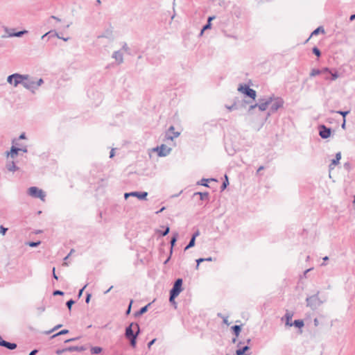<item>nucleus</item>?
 Masks as SVG:
<instances>
[{
	"label": "nucleus",
	"instance_id": "ddd939ff",
	"mask_svg": "<svg viewBox=\"0 0 355 355\" xmlns=\"http://www.w3.org/2000/svg\"><path fill=\"white\" fill-rule=\"evenodd\" d=\"M98 38L113 39V33L112 28H107L101 35H98Z\"/></svg>",
	"mask_w": 355,
	"mask_h": 355
},
{
	"label": "nucleus",
	"instance_id": "338daca9",
	"mask_svg": "<svg viewBox=\"0 0 355 355\" xmlns=\"http://www.w3.org/2000/svg\"><path fill=\"white\" fill-rule=\"evenodd\" d=\"M113 288V286H110L108 289H107L106 291L104 292L105 294H107L108 293V292H110V291Z\"/></svg>",
	"mask_w": 355,
	"mask_h": 355
},
{
	"label": "nucleus",
	"instance_id": "c85d7f7f",
	"mask_svg": "<svg viewBox=\"0 0 355 355\" xmlns=\"http://www.w3.org/2000/svg\"><path fill=\"white\" fill-rule=\"evenodd\" d=\"M178 233H175L171 239V254L172 253V251H173V245H175L176 241H177V239H178Z\"/></svg>",
	"mask_w": 355,
	"mask_h": 355
},
{
	"label": "nucleus",
	"instance_id": "7c9ffc66",
	"mask_svg": "<svg viewBox=\"0 0 355 355\" xmlns=\"http://www.w3.org/2000/svg\"><path fill=\"white\" fill-rule=\"evenodd\" d=\"M103 349L100 347H92L91 348V353L92 354H98L102 352Z\"/></svg>",
	"mask_w": 355,
	"mask_h": 355
},
{
	"label": "nucleus",
	"instance_id": "f03ea898",
	"mask_svg": "<svg viewBox=\"0 0 355 355\" xmlns=\"http://www.w3.org/2000/svg\"><path fill=\"white\" fill-rule=\"evenodd\" d=\"M28 194L35 198H39L42 201L45 200L46 194L43 190L36 187H31L28 189Z\"/></svg>",
	"mask_w": 355,
	"mask_h": 355
},
{
	"label": "nucleus",
	"instance_id": "0e129e2a",
	"mask_svg": "<svg viewBox=\"0 0 355 355\" xmlns=\"http://www.w3.org/2000/svg\"><path fill=\"white\" fill-rule=\"evenodd\" d=\"M38 310L40 311V312H44V310H45V308L44 306H42V307H40L38 308Z\"/></svg>",
	"mask_w": 355,
	"mask_h": 355
},
{
	"label": "nucleus",
	"instance_id": "79ce46f5",
	"mask_svg": "<svg viewBox=\"0 0 355 355\" xmlns=\"http://www.w3.org/2000/svg\"><path fill=\"white\" fill-rule=\"evenodd\" d=\"M43 83H44V80L42 78H40L37 81H35V85H36L37 89H38V87L40 86H41Z\"/></svg>",
	"mask_w": 355,
	"mask_h": 355
},
{
	"label": "nucleus",
	"instance_id": "a19ab883",
	"mask_svg": "<svg viewBox=\"0 0 355 355\" xmlns=\"http://www.w3.org/2000/svg\"><path fill=\"white\" fill-rule=\"evenodd\" d=\"M75 303V301L72 299L68 300L66 303L67 306L69 310H71L72 305Z\"/></svg>",
	"mask_w": 355,
	"mask_h": 355
},
{
	"label": "nucleus",
	"instance_id": "052dcab7",
	"mask_svg": "<svg viewBox=\"0 0 355 355\" xmlns=\"http://www.w3.org/2000/svg\"><path fill=\"white\" fill-rule=\"evenodd\" d=\"M25 138H26L25 133L21 134L19 137V139H24Z\"/></svg>",
	"mask_w": 355,
	"mask_h": 355
},
{
	"label": "nucleus",
	"instance_id": "f704fd0d",
	"mask_svg": "<svg viewBox=\"0 0 355 355\" xmlns=\"http://www.w3.org/2000/svg\"><path fill=\"white\" fill-rule=\"evenodd\" d=\"M214 18V17H209V19H208V24H207L206 26H205L203 27V28L201 30V35L202 34V33H203V31H205V30H207V29L209 28V27H210V22H211V21Z\"/></svg>",
	"mask_w": 355,
	"mask_h": 355
},
{
	"label": "nucleus",
	"instance_id": "4c0bfd02",
	"mask_svg": "<svg viewBox=\"0 0 355 355\" xmlns=\"http://www.w3.org/2000/svg\"><path fill=\"white\" fill-rule=\"evenodd\" d=\"M214 182V183H216L217 181L216 180H214V179H211L210 180H201V185H203V186H206L207 187L208 184H207V182Z\"/></svg>",
	"mask_w": 355,
	"mask_h": 355
},
{
	"label": "nucleus",
	"instance_id": "69168bd1",
	"mask_svg": "<svg viewBox=\"0 0 355 355\" xmlns=\"http://www.w3.org/2000/svg\"><path fill=\"white\" fill-rule=\"evenodd\" d=\"M51 18L55 19L58 21H60V19H59L58 17H57L55 16H51Z\"/></svg>",
	"mask_w": 355,
	"mask_h": 355
},
{
	"label": "nucleus",
	"instance_id": "2f4dec72",
	"mask_svg": "<svg viewBox=\"0 0 355 355\" xmlns=\"http://www.w3.org/2000/svg\"><path fill=\"white\" fill-rule=\"evenodd\" d=\"M326 73L331 75V79L332 80H335L339 77V75L338 74V73L336 71L332 72L331 70H329V71H327Z\"/></svg>",
	"mask_w": 355,
	"mask_h": 355
},
{
	"label": "nucleus",
	"instance_id": "aec40b11",
	"mask_svg": "<svg viewBox=\"0 0 355 355\" xmlns=\"http://www.w3.org/2000/svg\"><path fill=\"white\" fill-rule=\"evenodd\" d=\"M199 234V232L198 230H197L193 235V236L191 237V239H190L189 243L187 244V245L184 248V250H187L188 249H189L190 248H192L195 245V240H196V237Z\"/></svg>",
	"mask_w": 355,
	"mask_h": 355
},
{
	"label": "nucleus",
	"instance_id": "2eb2a0df",
	"mask_svg": "<svg viewBox=\"0 0 355 355\" xmlns=\"http://www.w3.org/2000/svg\"><path fill=\"white\" fill-rule=\"evenodd\" d=\"M135 328H137L136 336L127 338V339H128L130 340V345L132 347H135L136 343H137V336H138V335H139V334L140 332V328H139V325L138 324H135Z\"/></svg>",
	"mask_w": 355,
	"mask_h": 355
},
{
	"label": "nucleus",
	"instance_id": "3c124183",
	"mask_svg": "<svg viewBox=\"0 0 355 355\" xmlns=\"http://www.w3.org/2000/svg\"><path fill=\"white\" fill-rule=\"evenodd\" d=\"M91 296H92V295L90 293H87V296H86V298H85V302L87 304H88L89 302Z\"/></svg>",
	"mask_w": 355,
	"mask_h": 355
},
{
	"label": "nucleus",
	"instance_id": "bb28decb",
	"mask_svg": "<svg viewBox=\"0 0 355 355\" xmlns=\"http://www.w3.org/2000/svg\"><path fill=\"white\" fill-rule=\"evenodd\" d=\"M6 168L9 171L15 172L19 169V168L16 166L15 163L12 161L7 164Z\"/></svg>",
	"mask_w": 355,
	"mask_h": 355
},
{
	"label": "nucleus",
	"instance_id": "dca6fc26",
	"mask_svg": "<svg viewBox=\"0 0 355 355\" xmlns=\"http://www.w3.org/2000/svg\"><path fill=\"white\" fill-rule=\"evenodd\" d=\"M49 36V38L50 37H57L59 39H62L64 41H67L68 40V37L67 38H64V37H60V35H58V33H56L55 31H50L49 32H47L46 33H45L44 35L42 36V39H44L46 37Z\"/></svg>",
	"mask_w": 355,
	"mask_h": 355
},
{
	"label": "nucleus",
	"instance_id": "4d7b16f0",
	"mask_svg": "<svg viewBox=\"0 0 355 355\" xmlns=\"http://www.w3.org/2000/svg\"><path fill=\"white\" fill-rule=\"evenodd\" d=\"M349 112V111H347V112H341V111H339V112H338V113H339V114H340L341 115H343L344 118L345 117V116H346Z\"/></svg>",
	"mask_w": 355,
	"mask_h": 355
},
{
	"label": "nucleus",
	"instance_id": "bf43d9fd",
	"mask_svg": "<svg viewBox=\"0 0 355 355\" xmlns=\"http://www.w3.org/2000/svg\"><path fill=\"white\" fill-rule=\"evenodd\" d=\"M37 349H33L31 352V353L28 355H35L37 353Z\"/></svg>",
	"mask_w": 355,
	"mask_h": 355
},
{
	"label": "nucleus",
	"instance_id": "393cba45",
	"mask_svg": "<svg viewBox=\"0 0 355 355\" xmlns=\"http://www.w3.org/2000/svg\"><path fill=\"white\" fill-rule=\"evenodd\" d=\"M232 329L236 336L234 338H233L232 341L233 343H235L241 332V327L239 325H234L232 327Z\"/></svg>",
	"mask_w": 355,
	"mask_h": 355
},
{
	"label": "nucleus",
	"instance_id": "423d86ee",
	"mask_svg": "<svg viewBox=\"0 0 355 355\" xmlns=\"http://www.w3.org/2000/svg\"><path fill=\"white\" fill-rule=\"evenodd\" d=\"M153 150L157 153V155L159 157H166L170 154L171 148L165 144H162L161 146L155 148Z\"/></svg>",
	"mask_w": 355,
	"mask_h": 355
},
{
	"label": "nucleus",
	"instance_id": "13d9d810",
	"mask_svg": "<svg viewBox=\"0 0 355 355\" xmlns=\"http://www.w3.org/2000/svg\"><path fill=\"white\" fill-rule=\"evenodd\" d=\"M87 284L85 285L78 292V296H80L84 291V289L86 288Z\"/></svg>",
	"mask_w": 355,
	"mask_h": 355
},
{
	"label": "nucleus",
	"instance_id": "5fc2aeb1",
	"mask_svg": "<svg viewBox=\"0 0 355 355\" xmlns=\"http://www.w3.org/2000/svg\"><path fill=\"white\" fill-rule=\"evenodd\" d=\"M53 277L55 279H56V280H58V276H57V275L55 274V268H53Z\"/></svg>",
	"mask_w": 355,
	"mask_h": 355
},
{
	"label": "nucleus",
	"instance_id": "864d4df0",
	"mask_svg": "<svg viewBox=\"0 0 355 355\" xmlns=\"http://www.w3.org/2000/svg\"><path fill=\"white\" fill-rule=\"evenodd\" d=\"M156 341V339L154 338L152 340H150L148 343V347L150 348Z\"/></svg>",
	"mask_w": 355,
	"mask_h": 355
},
{
	"label": "nucleus",
	"instance_id": "37998d69",
	"mask_svg": "<svg viewBox=\"0 0 355 355\" xmlns=\"http://www.w3.org/2000/svg\"><path fill=\"white\" fill-rule=\"evenodd\" d=\"M313 52L315 55H316L318 57L320 55V51L317 47H314L313 49Z\"/></svg>",
	"mask_w": 355,
	"mask_h": 355
},
{
	"label": "nucleus",
	"instance_id": "c03bdc74",
	"mask_svg": "<svg viewBox=\"0 0 355 355\" xmlns=\"http://www.w3.org/2000/svg\"><path fill=\"white\" fill-rule=\"evenodd\" d=\"M122 50H123L125 52H129V51H130V49H129L128 44L125 42H124L123 44Z\"/></svg>",
	"mask_w": 355,
	"mask_h": 355
},
{
	"label": "nucleus",
	"instance_id": "7ed1b4c3",
	"mask_svg": "<svg viewBox=\"0 0 355 355\" xmlns=\"http://www.w3.org/2000/svg\"><path fill=\"white\" fill-rule=\"evenodd\" d=\"M238 91L253 100L256 98L257 93L255 90L250 88L247 85H240L238 87Z\"/></svg>",
	"mask_w": 355,
	"mask_h": 355
},
{
	"label": "nucleus",
	"instance_id": "603ef678",
	"mask_svg": "<svg viewBox=\"0 0 355 355\" xmlns=\"http://www.w3.org/2000/svg\"><path fill=\"white\" fill-rule=\"evenodd\" d=\"M64 352H67V348H64V349H58L56 351V354H62Z\"/></svg>",
	"mask_w": 355,
	"mask_h": 355
},
{
	"label": "nucleus",
	"instance_id": "f257e3e1",
	"mask_svg": "<svg viewBox=\"0 0 355 355\" xmlns=\"http://www.w3.org/2000/svg\"><path fill=\"white\" fill-rule=\"evenodd\" d=\"M182 283H183V281H182V279H181V278H178L175 281L173 286L171 290L170 291V295H169L170 302H174L175 297H177L179 295V294L181 293V291H182Z\"/></svg>",
	"mask_w": 355,
	"mask_h": 355
},
{
	"label": "nucleus",
	"instance_id": "a211bd4d",
	"mask_svg": "<svg viewBox=\"0 0 355 355\" xmlns=\"http://www.w3.org/2000/svg\"><path fill=\"white\" fill-rule=\"evenodd\" d=\"M331 135V130L329 128H327L325 126L322 125L320 130V136L322 138L327 139Z\"/></svg>",
	"mask_w": 355,
	"mask_h": 355
},
{
	"label": "nucleus",
	"instance_id": "4be33fe9",
	"mask_svg": "<svg viewBox=\"0 0 355 355\" xmlns=\"http://www.w3.org/2000/svg\"><path fill=\"white\" fill-rule=\"evenodd\" d=\"M86 349L84 346H70L67 347V352H83Z\"/></svg>",
	"mask_w": 355,
	"mask_h": 355
},
{
	"label": "nucleus",
	"instance_id": "e2e57ef3",
	"mask_svg": "<svg viewBox=\"0 0 355 355\" xmlns=\"http://www.w3.org/2000/svg\"><path fill=\"white\" fill-rule=\"evenodd\" d=\"M76 339H77L76 338L68 339V340H65V343H69V342H71V341H73V340H76Z\"/></svg>",
	"mask_w": 355,
	"mask_h": 355
},
{
	"label": "nucleus",
	"instance_id": "49530a36",
	"mask_svg": "<svg viewBox=\"0 0 355 355\" xmlns=\"http://www.w3.org/2000/svg\"><path fill=\"white\" fill-rule=\"evenodd\" d=\"M53 295H63L64 293L61 291L56 290V291H53Z\"/></svg>",
	"mask_w": 355,
	"mask_h": 355
},
{
	"label": "nucleus",
	"instance_id": "6e6d98bb",
	"mask_svg": "<svg viewBox=\"0 0 355 355\" xmlns=\"http://www.w3.org/2000/svg\"><path fill=\"white\" fill-rule=\"evenodd\" d=\"M114 151H115V149L114 148H112L110 153V158H112L114 157Z\"/></svg>",
	"mask_w": 355,
	"mask_h": 355
},
{
	"label": "nucleus",
	"instance_id": "c9c22d12",
	"mask_svg": "<svg viewBox=\"0 0 355 355\" xmlns=\"http://www.w3.org/2000/svg\"><path fill=\"white\" fill-rule=\"evenodd\" d=\"M225 180L223 182V185L221 187L222 191L225 189L227 186L229 184L228 178H227V176L226 175H225Z\"/></svg>",
	"mask_w": 355,
	"mask_h": 355
},
{
	"label": "nucleus",
	"instance_id": "774afa93",
	"mask_svg": "<svg viewBox=\"0 0 355 355\" xmlns=\"http://www.w3.org/2000/svg\"><path fill=\"white\" fill-rule=\"evenodd\" d=\"M354 19H355V15H351V17H350V20H351V21H352V20H354Z\"/></svg>",
	"mask_w": 355,
	"mask_h": 355
},
{
	"label": "nucleus",
	"instance_id": "c756f323",
	"mask_svg": "<svg viewBox=\"0 0 355 355\" xmlns=\"http://www.w3.org/2000/svg\"><path fill=\"white\" fill-rule=\"evenodd\" d=\"M249 350V347L248 346L244 347L242 349H237L236 351V355H244L245 352Z\"/></svg>",
	"mask_w": 355,
	"mask_h": 355
},
{
	"label": "nucleus",
	"instance_id": "1a4fd4ad",
	"mask_svg": "<svg viewBox=\"0 0 355 355\" xmlns=\"http://www.w3.org/2000/svg\"><path fill=\"white\" fill-rule=\"evenodd\" d=\"M24 87L31 91L33 94H35V91L37 89L35 85V81L31 80L29 76L27 80H25Z\"/></svg>",
	"mask_w": 355,
	"mask_h": 355
},
{
	"label": "nucleus",
	"instance_id": "473e14b6",
	"mask_svg": "<svg viewBox=\"0 0 355 355\" xmlns=\"http://www.w3.org/2000/svg\"><path fill=\"white\" fill-rule=\"evenodd\" d=\"M293 325H295V327L300 329L304 327V322L301 320H296L293 323Z\"/></svg>",
	"mask_w": 355,
	"mask_h": 355
},
{
	"label": "nucleus",
	"instance_id": "4468645a",
	"mask_svg": "<svg viewBox=\"0 0 355 355\" xmlns=\"http://www.w3.org/2000/svg\"><path fill=\"white\" fill-rule=\"evenodd\" d=\"M327 71H329V69L327 67H324L321 70L318 69H313L311 71L310 76L314 77L320 74H325Z\"/></svg>",
	"mask_w": 355,
	"mask_h": 355
},
{
	"label": "nucleus",
	"instance_id": "de8ad7c7",
	"mask_svg": "<svg viewBox=\"0 0 355 355\" xmlns=\"http://www.w3.org/2000/svg\"><path fill=\"white\" fill-rule=\"evenodd\" d=\"M61 327H62V324H58L53 329H52L51 330L47 331L46 334H49L52 333L53 331H54L55 329H58L60 328Z\"/></svg>",
	"mask_w": 355,
	"mask_h": 355
},
{
	"label": "nucleus",
	"instance_id": "58836bf2",
	"mask_svg": "<svg viewBox=\"0 0 355 355\" xmlns=\"http://www.w3.org/2000/svg\"><path fill=\"white\" fill-rule=\"evenodd\" d=\"M69 332V331L67 329H63V330H61L60 331H59L58 333L54 334L52 336V338H55L58 336H60V335H64V334H66Z\"/></svg>",
	"mask_w": 355,
	"mask_h": 355
},
{
	"label": "nucleus",
	"instance_id": "0eeeda50",
	"mask_svg": "<svg viewBox=\"0 0 355 355\" xmlns=\"http://www.w3.org/2000/svg\"><path fill=\"white\" fill-rule=\"evenodd\" d=\"M28 78V75L19 74L17 73H14V83L13 86L17 87L19 84L24 86L25 80Z\"/></svg>",
	"mask_w": 355,
	"mask_h": 355
},
{
	"label": "nucleus",
	"instance_id": "e433bc0d",
	"mask_svg": "<svg viewBox=\"0 0 355 355\" xmlns=\"http://www.w3.org/2000/svg\"><path fill=\"white\" fill-rule=\"evenodd\" d=\"M40 243H41L40 241H36V242L30 241V242L27 243V245L30 247L35 248V247L38 246L40 244Z\"/></svg>",
	"mask_w": 355,
	"mask_h": 355
},
{
	"label": "nucleus",
	"instance_id": "cd10ccee",
	"mask_svg": "<svg viewBox=\"0 0 355 355\" xmlns=\"http://www.w3.org/2000/svg\"><path fill=\"white\" fill-rule=\"evenodd\" d=\"M27 33V31H18V32H15V33H8V37H21L23 35H24L25 33Z\"/></svg>",
	"mask_w": 355,
	"mask_h": 355
},
{
	"label": "nucleus",
	"instance_id": "f3484780",
	"mask_svg": "<svg viewBox=\"0 0 355 355\" xmlns=\"http://www.w3.org/2000/svg\"><path fill=\"white\" fill-rule=\"evenodd\" d=\"M0 346L6 347L8 349L13 350L17 348V344L14 343H10L4 340L0 341Z\"/></svg>",
	"mask_w": 355,
	"mask_h": 355
},
{
	"label": "nucleus",
	"instance_id": "5701e85b",
	"mask_svg": "<svg viewBox=\"0 0 355 355\" xmlns=\"http://www.w3.org/2000/svg\"><path fill=\"white\" fill-rule=\"evenodd\" d=\"M269 106H270V105H269V101H268H268H266V102H264V103H260V104H259V105L256 104V105H254L252 106V107H251V108H254V107H259V109L260 110H261V111H264V110H266Z\"/></svg>",
	"mask_w": 355,
	"mask_h": 355
},
{
	"label": "nucleus",
	"instance_id": "a18cd8bd",
	"mask_svg": "<svg viewBox=\"0 0 355 355\" xmlns=\"http://www.w3.org/2000/svg\"><path fill=\"white\" fill-rule=\"evenodd\" d=\"M7 230H8V228H6V227H3L2 225L0 226V233L2 235H4L6 234V232H7Z\"/></svg>",
	"mask_w": 355,
	"mask_h": 355
},
{
	"label": "nucleus",
	"instance_id": "ea45409f",
	"mask_svg": "<svg viewBox=\"0 0 355 355\" xmlns=\"http://www.w3.org/2000/svg\"><path fill=\"white\" fill-rule=\"evenodd\" d=\"M7 82L10 84V85H13V83H14V73L13 74H11L10 76H8L7 78Z\"/></svg>",
	"mask_w": 355,
	"mask_h": 355
},
{
	"label": "nucleus",
	"instance_id": "f8f14e48",
	"mask_svg": "<svg viewBox=\"0 0 355 355\" xmlns=\"http://www.w3.org/2000/svg\"><path fill=\"white\" fill-rule=\"evenodd\" d=\"M112 58H114L118 64L123 62V55L121 51H116L112 53Z\"/></svg>",
	"mask_w": 355,
	"mask_h": 355
},
{
	"label": "nucleus",
	"instance_id": "9b49d317",
	"mask_svg": "<svg viewBox=\"0 0 355 355\" xmlns=\"http://www.w3.org/2000/svg\"><path fill=\"white\" fill-rule=\"evenodd\" d=\"M135 324L136 323L132 322L130 324L129 326H128L125 328V336L126 338L136 336V332L135 333L134 330H133V327H135Z\"/></svg>",
	"mask_w": 355,
	"mask_h": 355
},
{
	"label": "nucleus",
	"instance_id": "6ab92c4d",
	"mask_svg": "<svg viewBox=\"0 0 355 355\" xmlns=\"http://www.w3.org/2000/svg\"><path fill=\"white\" fill-rule=\"evenodd\" d=\"M21 150V149L20 148H17L15 146H12L10 148V151L7 152V156H10L12 158H15Z\"/></svg>",
	"mask_w": 355,
	"mask_h": 355
},
{
	"label": "nucleus",
	"instance_id": "09e8293b",
	"mask_svg": "<svg viewBox=\"0 0 355 355\" xmlns=\"http://www.w3.org/2000/svg\"><path fill=\"white\" fill-rule=\"evenodd\" d=\"M133 301L131 300L130 302V304L128 307V309L126 310V312H125V314L126 315H128L130 314V311H131V306H132V304Z\"/></svg>",
	"mask_w": 355,
	"mask_h": 355
},
{
	"label": "nucleus",
	"instance_id": "8fccbe9b",
	"mask_svg": "<svg viewBox=\"0 0 355 355\" xmlns=\"http://www.w3.org/2000/svg\"><path fill=\"white\" fill-rule=\"evenodd\" d=\"M169 231H170V228H169L168 227H166V228L165 229V230H164V231L161 233V234H162V236H166V235H167V234H168Z\"/></svg>",
	"mask_w": 355,
	"mask_h": 355
},
{
	"label": "nucleus",
	"instance_id": "b1692460",
	"mask_svg": "<svg viewBox=\"0 0 355 355\" xmlns=\"http://www.w3.org/2000/svg\"><path fill=\"white\" fill-rule=\"evenodd\" d=\"M150 306V303H148L147 305L141 307L138 311L135 313V317H139L143 314H144L146 312H147L148 307Z\"/></svg>",
	"mask_w": 355,
	"mask_h": 355
},
{
	"label": "nucleus",
	"instance_id": "9d476101",
	"mask_svg": "<svg viewBox=\"0 0 355 355\" xmlns=\"http://www.w3.org/2000/svg\"><path fill=\"white\" fill-rule=\"evenodd\" d=\"M180 135L179 132H175V128L173 125H171L168 128L167 132H166V139L167 140H173L174 138L178 137Z\"/></svg>",
	"mask_w": 355,
	"mask_h": 355
},
{
	"label": "nucleus",
	"instance_id": "a878e982",
	"mask_svg": "<svg viewBox=\"0 0 355 355\" xmlns=\"http://www.w3.org/2000/svg\"><path fill=\"white\" fill-rule=\"evenodd\" d=\"M293 313L291 312H287L285 315V319H286V325L291 327L293 326V323L291 322L292 318H293Z\"/></svg>",
	"mask_w": 355,
	"mask_h": 355
},
{
	"label": "nucleus",
	"instance_id": "39448f33",
	"mask_svg": "<svg viewBox=\"0 0 355 355\" xmlns=\"http://www.w3.org/2000/svg\"><path fill=\"white\" fill-rule=\"evenodd\" d=\"M268 101L270 108L272 112L277 111L284 105V101L281 98H270Z\"/></svg>",
	"mask_w": 355,
	"mask_h": 355
},
{
	"label": "nucleus",
	"instance_id": "412c9836",
	"mask_svg": "<svg viewBox=\"0 0 355 355\" xmlns=\"http://www.w3.org/2000/svg\"><path fill=\"white\" fill-rule=\"evenodd\" d=\"M340 159H341V153H336V158L332 159L331 164L329 165V168L331 170L334 168L335 166L339 163Z\"/></svg>",
	"mask_w": 355,
	"mask_h": 355
},
{
	"label": "nucleus",
	"instance_id": "6e6552de",
	"mask_svg": "<svg viewBox=\"0 0 355 355\" xmlns=\"http://www.w3.org/2000/svg\"><path fill=\"white\" fill-rule=\"evenodd\" d=\"M147 196H148V193L146 191H143V192L132 191V192H130V193H125L124 194V198H125V199H127L128 197L132 196V197H137L139 200H146Z\"/></svg>",
	"mask_w": 355,
	"mask_h": 355
},
{
	"label": "nucleus",
	"instance_id": "680f3d73",
	"mask_svg": "<svg viewBox=\"0 0 355 355\" xmlns=\"http://www.w3.org/2000/svg\"><path fill=\"white\" fill-rule=\"evenodd\" d=\"M196 263H197V265H196V268H198V267H199V266H200V258H199V259H197L196 260Z\"/></svg>",
	"mask_w": 355,
	"mask_h": 355
},
{
	"label": "nucleus",
	"instance_id": "72a5a7b5",
	"mask_svg": "<svg viewBox=\"0 0 355 355\" xmlns=\"http://www.w3.org/2000/svg\"><path fill=\"white\" fill-rule=\"evenodd\" d=\"M319 33H324V30L322 27H318L315 31H313L311 35V37H312L313 35H318Z\"/></svg>",
	"mask_w": 355,
	"mask_h": 355
},
{
	"label": "nucleus",
	"instance_id": "20e7f679",
	"mask_svg": "<svg viewBox=\"0 0 355 355\" xmlns=\"http://www.w3.org/2000/svg\"><path fill=\"white\" fill-rule=\"evenodd\" d=\"M199 35L200 34L195 35L192 33H189L185 35L184 37L185 46L189 48H192L197 43Z\"/></svg>",
	"mask_w": 355,
	"mask_h": 355
}]
</instances>
